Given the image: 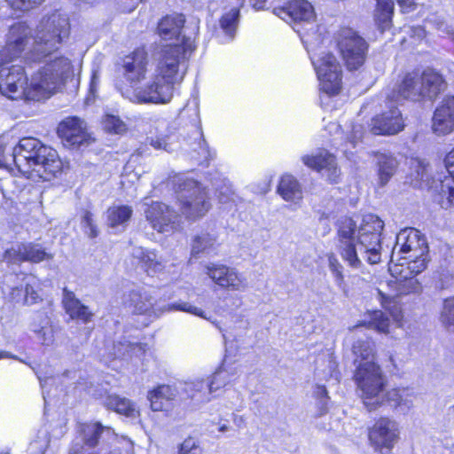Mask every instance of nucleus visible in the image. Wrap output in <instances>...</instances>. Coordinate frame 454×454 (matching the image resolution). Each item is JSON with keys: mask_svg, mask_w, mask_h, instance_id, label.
Masks as SVG:
<instances>
[{"mask_svg": "<svg viewBox=\"0 0 454 454\" xmlns=\"http://www.w3.org/2000/svg\"><path fill=\"white\" fill-rule=\"evenodd\" d=\"M69 28L67 16L59 12L43 17L35 35L25 22L11 26L0 50V92L12 99L40 101L60 90L73 74L72 64L53 55Z\"/></svg>", "mask_w": 454, "mask_h": 454, "instance_id": "nucleus-1", "label": "nucleus"}, {"mask_svg": "<svg viewBox=\"0 0 454 454\" xmlns=\"http://www.w3.org/2000/svg\"><path fill=\"white\" fill-rule=\"evenodd\" d=\"M192 37H188L184 47L168 45L157 52V65L149 79L140 82L132 90L121 91L123 97L137 104L164 105L171 101L175 85L179 83L186 68V54L192 49Z\"/></svg>", "mask_w": 454, "mask_h": 454, "instance_id": "nucleus-2", "label": "nucleus"}, {"mask_svg": "<svg viewBox=\"0 0 454 454\" xmlns=\"http://www.w3.org/2000/svg\"><path fill=\"white\" fill-rule=\"evenodd\" d=\"M383 227V221L372 214L363 217L359 228L350 217H341L338 221L337 247L348 266L363 271L364 260L370 264L381 261L380 235Z\"/></svg>", "mask_w": 454, "mask_h": 454, "instance_id": "nucleus-3", "label": "nucleus"}, {"mask_svg": "<svg viewBox=\"0 0 454 454\" xmlns=\"http://www.w3.org/2000/svg\"><path fill=\"white\" fill-rule=\"evenodd\" d=\"M16 168L27 178L50 180L61 170V161L53 148L35 137H23L16 145Z\"/></svg>", "mask_w": 454, "mask_h": 454, "instance_id": "nucleus-4", "label": "nucleus"}, {"mask_svg": "<svg viewBox=\"0 0 454 454\" xmlns=\"http://www.w3.org/2000/svg\"><path fill=\"white\" fill-rule=\"evenodd\" d=\"M353 353L356 364L355 380L362 392L363 402L372 406L383 399V376L375 363L374 344L369 339L358 340L353 345Z\"/></svg>", "mask_w": 454, "mask_h": 454, "instance_id": "nucleus-5", "label": "nucleus"}, {"mask_svg": "<svg viewBox=\"0 0 454 454\" xmlns=\"http://www.w3.org/2000/svg\"><path fill=\"white\" fill-rule=\"evenodd\" d=\"M314 38H311L309 34L303 35L302 43L309 54L319 81L320 90L329 95L337 94L341 85V67L333 53L317 52L320 45L325 42V37L323 34L314 33Z\"/></svg>", "mask_w": 454, "mask_h": 454, "instance_id": "nucleus-6", "label": "nucleus"}, {"mask_svg": "<svg viewBox=\"0 0 454 454\" xmlns=\"http://www.w3.org/2000/svg\"><path fill=\"white\" fill-rule=\"evenodd\" d=\"M428 247L424 235L413 228L402 230L395 239L389 263L407 265L406 271L421 273L427 264Z\"/></svg>", "mask_w": 454, "mask_h": 454, "instance_id": "nucleus-7", "label": "nucleus"}, {"mask_svg": "<svg viewBox=\"0 0 454 454\" xmlns=\"http://www.w3.org/2000/svg\"><path fill=\"white\" fill-rule=\"evenodd\" d=\"M125 307L133 314L144 315L148 320L158 318L165 311H183L207 319L204 311L189 302L179 301L160 307L150 288L137 286L124 298Z\"/></svg>", "mask_w": 454, "mask_h": 454, "instance_id": "nucleus-8", "label": "nucleus"}, {"mask_svg": "<svg viewBox=\"0 0 454 454\" xmlns=\"http://www.w3.org/2000/svg\"><path fill=\"white\" fill-rule=\"evenodd\" d=\"M171 183L176 192L182 213L188 219L196 220L208 212L211 203L206 187L184 174L174 176Z\"/></svg>", "mask_w": 454, "mask_h": 454, "instance_id": "nucleus-9", "label": "nucleus"}, {"mask_svg": "<svg viewBox=\"0 0 454 454\" xmlns=\"http://www.w3.org/2000/svg\"><path fill=\"white\" fill-rule=\"evenodd\" d=\"M185 19L181 13H175L163 17L158 23V35L164 41L174 40V43L162 45L160 51L168 45H180L184 47L186 39L192 37L193 44L186 54V61L196 49V37L199 34V21H192L184 26Z\"/></svg>", "mask_w": 454, "mask_h": 454, "instance_id": "nucleus-10", "label": "nucleus"}, {"mask_svg": "<svg viewBox=\"0 0 454 454\" xmlns=\"http://www.w3.org/2000/svg\"><path fill=\"white\" fill-rule=\"evenodd\" d=\"M338 51L348 70H358L365 62L369 45L350 27L340 28L335 35Z\"/></svg>", "mask_w": 454, "mask_h": 454, "instance_id": "nucleus-11", "label": "nucleus"}, {"mask_svg": "<svg viewBox=\"0 0 454 454\" xmlns=\"http://www.w3.org/2000/svg\"><path fill=\"white\" fill-rule=\"evenodd\" d=\"M38 286V280L35 276L13 272L4 276L1 288L3 294L11 301L30 306L41 301L36 290Z\"/></svg>", "mask_w": 454, "mask_h": 454, "instance_id": "nucleus-12", "label": "nucleus"}, {"mask_svg": "<svg viewBox=\"0 0 454 454\" xmlns=\"http://www.w3.org/2000/svg\"><path fill=\"white\" fill-rule=\"evenodd\" d=\"M286 13L292 19L294 31L299 34L301 40L305 35H310L314 38V33L323 34L322 27L314 24L315 12L314 8L306 0H292L286 6Z\"/></svg>", "mask_w": 454, "mask_h": 454, "instance_id": "nucleus-13", "label": "nucleus"}, {"mask_svg": "<svg viewBox=\"0 0 454 454\" xmlns=\"http://www.w3.org/2000/svg\"><path fill=\"white\" fill-rule=\"evenodd\" d=\"M146 207L144 214L151 227L159 233H171L180 227V215L169 206L153 201Z\"/></svg>", "mask_w": 454, "mask_h": 454, "instance_id": "nucleus-14", "label": "nucleus"}, {"mask_svg": "<svg viewBox=\"0 0 454 454\" xmlns=\"http://www.w3.org/2000/svg\"><path fill=\"white\" fill-rule=\"evenodd\" d=\"M81 439H76L70 449L69 454H98L88 452L85 448L95 447L100 437L104 435L116 440V435L112 428L103 427L99 422L81 424L78 428Z\"/></svg>", "mask_w": 454, "mask_h": 454, "instance_id": "nucleus-15", "label": "nucleus"}, {"mask_svg": "<svg viewBox=\"0 0 454 454\" xmlns=\"http://www.w3.org/2000/svg\"><path fill=\"white\" fill-rule=\"evenodd\" d=\"M397 423L389 419L381 418L369 431L372 445L381 454H387L398 440Z\"/></svg>", "mask_w": 454, "mask_h": 454, "instance_id": "nucleus-16", "label": "nucleus"}, {"mask_svg": "<svg viewBox=\"0 0 454 454\" xmlns=\"http://www.w3.org/2000/svg\"><path fill=\"white\" fill-rule=\"evenodd\" d=\"M308 168L319 172L330 184H339L341 179V171L338 167L336 158L325 150L316 153L306 154L301 158Z\"/></svg>", "mask_w": 454, "mask_h": 454, "instance_id": "nucleus-17", "label": "nucleus"}, {"mask_svg": "<svg viewBox=\"0 0 454 454\" xmlns=\"http://www.w3.org/2000/svg\"><path fill=\"white\" fill-rule=\"evenodd\" d=\"M52 258L51 254L46 252L40 244L35 243L18 244L4 254V261L9 266L19 265L22 262L39 263Z\"/></svg>", "mask_w": 454, "mask_h": 454, "instance_id": "nucleus-18", "label": "nucleus"}, {"mask_svg": "<svg viewBox=\"0 0 454 454\" xmlns=\"http://www.w3.org/2000/svg\"><path fill=\"white\" fill-rule=\"evenodd\" d=\"M388 109L374 116L369 125L373 135H395L404 129V121L395 102L388 100Z\"/></svg>", "mask_w": 454, "mask_h": 454, "instance_id": "nucleus-19", "label": "nucleus"}, {"mask_svg": "<svg viewBox=\"0 0 454 454\" xmlns=\"http://www.w3.org/2000/svg\"><path fill=\"white\" fill-rule=\"evenodd\" d=\"M206 274L219 286L233 291H244L246 279L234 268L223 264L208 263Z\"/></svg>", "mask_w": 454, "mask_h": 454, "instance_id": "nucleus-20", "label": "nucleus"}, {"mask_svg": "<svg viewBox=\"0 0 454 454\" xmlns=\"http://www.w3.org/2000/svg\"><path fill=\"white\" fill-rule=\"evenodd\" d=\"M58 134L69 147H80L89 145L90 136L86 130L85 122L78 117H68L63 120L58 127Z\"/></svg>", "mask_w": 454, "mask_h": 454, "instance_id": "nucleus-21", "label": "nucleus"}, {"mask_svg": "<svg viewBox=\"0 0 454 454\" xmlns=\"http://www.w3.org/2000/svg\"><path fill=\"white\" fill-rule=\"evenodd\" d=\"M392 301L387 298L382 301L383 308L388 311L383 312L381 310H374L369 312V319L367 322H364V325H367L370 328L376 330L379 333H388L391 320L389 316L392 318V321L396 325V326L400 327L402 325L403 314L400 307L397 304L391 305Z\"/></svg>", "mask_w": 454, "mask_h": 454, "instance_id": "nucleus-22", "label": "nucleus"}, {"mask_svg": "<svg viewBox=\"0 0 454 454\" xmlns=\"http://www.w3.org/2000/svg\"><path fill=\"white\" fill-rule=\"evenodd\" d=\"M148 55L144 48L136 49L122 60V74L131 87L145 79Z\"/></svg>", "mask_w": 454, "mask_h": 454, "instance_id": "nucleus-23", "label": "nucleus"}, {"mask_svg": "<svg viewBox=\"0 0 454 454\" xmlns=\"http://www.w3.org/2000/svg\"><path fill=\"white\" fill-rule=\"evenodd\" d=\"M229 6L223 9L219 19V27L223 33L222 43H227L235 38L239 23L240 9L245 0H228Z\"/></svg>", "mask_w": 454, "mask_h": 454, "instance_id": "nucleus-24", "label": "nucleus"}, {"mask_svg": "<svg viewBox=\"0 0 454 454\" xmlns=\"http://www.w3.org/2000/svg\"><path fill=\"white\" fill-rule=\"evenodd\" d=\"M420 98L421 87L419 85V74L417 73H409L405 74L402 82L393 89L391 95L387 96V100L395 103L404 99L419 101Z\"/></svg>", "mask_w": 454, "mask_h": 454, "instance_id": "nucleus-25", "label": "nucleus"}, {"mask_svg": "<svg viewBox=\"0 0 454 454\" xmlns=\"http://www.w3.org/2000/svg\"><path fill=\"white\" fill-rule=\"evenodd\" d=\"M376 2L377 5L374 12V19L379 29L383 32L391 26L394 12V1L376 0ZM397 3L403 12H408L414 6L415 0H397Z\"/></svg>", "mask_w": 454, "mask_h": 454, "instance_id": "nucleus-26", "label": "nucleus"}, {"mask_svg": "<svg viewBox=\"0 0 454 454\" xmlns=\"http://www.w3.org/2000/svg\"><path fill=\"white\" fill-rule=\"evenodd\" d=\"M181 392L191 399L195 404L208 403L215 396L208 386L207 379L195 378L184 382H179Z\"/></svg>", "mask_w": 454, "mask_h": 454, "instance_id": "nucleus-27", "label": "nucleus"}, {"mask_svg": "<svg viewBox=\"0 0 454 454\" xmlns=\"http://www.w3.org/2000/svg\"><path fill=\"white\" fill-rule=\"evenodd\" d=\"M407 265L404 262L389 263L388 270L391 275L399 284V292L402 294H419L422 287L420 283L414 277L419 273L412 270L406 271Z\"/></svg>", "mask_w": 454, "mask_h": 454, "instance_id": "nucleus-28", "label": "nucleus"}, {"mask_svg": "<svg viewBox=\"0 0 454 454\" xmlns=\"http://www.w3.org/2000/svg\"><path fill=\"white\" fill-rule=\"evenodd\" d=\"M419 79L421 87V98L434 99L447 86L442 75L434 69L424 70Z\"/></svg>", "mask_w": 454, "mask_h": 454, "instance_id": "nucleus-29", "label": "nucleus"}, {"mask_svg": "<svg viewBox=\"0 0 454 454\" xmlns=\"http://www.w3.org/2000/svg\"><path fill=\"white\" fill-rule=\"evenodd\" d=\"M132 256L141 264L148 275L161 272L166 266V261L155 250L137 247L132 249Z\"/></svg>", "mask_w": 454, "mask_h": 454, "instance_id": "nucleus-30", "label": "nucleus"}, {"mask_svg": "<svg viewBox=\"0 0 454 454\" xmlns=\"http://www.w3.org/2000/svg\"><path fill=\"white\" fill-rule=\"evenodd\" d=\"M104 406L114 412L130 419H137L139 417V410L137 404L129 398L108 394L103 400Z\"/></svg>", "mask_w": 454, "mask_h": 454, "instance_id": "nucleus-31", "label": "nucleus"}, {"mask_svg": "<svg viewBox=\"0 0 454 454\" xmlns=\"http://www.w3.org/2000/svg\"><path fill=\"white\" fill-rule=\"evenodd\" d=\"M29 329L43 346H51L54 342V329L50 317L45 312H37L33 316Z\"/></svg>", "mask_w": 454, "mask_h": 454, "instance_id": "nucleus-32", "label": "nucleus"}, {"mask_svg": "<svg viewBox=\"0 0 454 454\" xmlns=\"http://www.w3.org/2000/svg\"><path fill=\"white\" fill-rule=\"evenodd\" d=\"M63 306L66 312L72 319H76L86 324L90 321L92 313L89 308L82 304L75 294L67 287L63 289Z\"/></svg>", "mask_w": 454, "mask_h": 454, "instance_id": "nucleus-33", "label": "nucleus"}, {"mask_svg": "<svg viewBox=\"0 0 454 454\" xmlns=\"http://www.w3.org/2000/svg\"><path fill=\"white\" fill-rule=\"evenodd\" d=\"M179 383L176 385H159L148 393V400L153 411H162L167 408L168 403L180 395Z\"/></svg>", "mask_w": 454, "mask_h": 454, "instance_id": "nucleus-34", "label": "nucleus"}, {"mask_svg": "<svg viewBox=\"0 0 454 454\" xmlns=\"http://www.w3.org/2000/svg\"><path fill=\"white\" fill-rule=\"evenodd\" d=\"M444 164L448 176L441 180L440 193L450 205L454 206V148L446 154Z\"/></svg>", "mask_w": 454, "mask_h": 454, "instance_id": "nucleus-35", "label": "nucleus"}, {"mask_svg": "<svg viewBox=\"0 0 454 454\" xmlns=\"http://www.w3.org/2000/svg\"><path fill=\"white\" fill-rule=\"evenodd\" d=\"M432 130L436 136H446L454 131V114L444 109L435 108L432 119Z\"/></svg>", "mask_w": 454, "mask_h": 454, "instance_id": "nucleus-36", "label": "nucleus"}, {"mask_svg": "<svg viewBox=\"0 0 454 454\" xmlns=\"http://www.w3.org/2000/svg\"><path fill=\"white\" fill-rule=\"evenodd\" d=\"M133 210L129 206H113L107 209L108 226L111 229L123 230L132 215Z\"/></svg>", "mask_w": 454, "mask_h": 454, "instance_id": "nucleus-37", "label": "nucleus"}, {"mask_svg": "<svg viewBox=\"0 0 454 454\" xmlns=\"http://www.w3.org/2000/svg\"><path fill=\"white\" fill-rule=\"evenodd\" d=\"M237 374V369L227 367V361L224 359L223 364L207 379L208 386L215 394L227 384L232 381L233 377Z\"/></svg>", "mask_w": 454, "mask_h": 454, "instance_id": "nucleus-38", "label": "nucleus"}, {"mask_svg": "<svg viewBox=\"0 0 454 454\" xmlns=\"http://www.w3.org/2000/svg\"><path fill=\"white\" fill-rule=\"evenodd\" d=\"M376 159L379 180L381 185H385L395 174L397 161L391 154L385 153H378Z\"/></svg>", "mask_w": 454, "mask_h": 454, "instance_id": "nucleus-39", "label": "nucleus"}, {"mask_svg": "<svg viewBox=\"0 0 454 454\" xmlns=\"http://www.w3.org/2000/svg\"><path fill=\"white\" fill-rule=\"evenodd\" d=\"M210 182L217 195L219 203L229 205L234 202V193L229 180L221 174L216 173Z\"/></svg>", "mask_w": 454, "mask_h": 454, "instance_id": "nucleus-40", "label": "nucleus"}, {"mask_svg": "<svg viewBox=\"0 0 454 454\" xmlns=\"http://www.w3.org/2000/svg\"><path fill=\"white\" fill-rule=\"evenodd\" d=\"M145 344L129 340L119 341L118 344H114L113 349L109 352V357L121 358L126 355L140 356L145 354Z\"/></svg>", "mask_w": 454, "mask_h": 454, "instance_id": "nucleus-41", "label": "nucleus"}, {"mask_svg": "<svg viewBox=\"0 0 454 454\" xmlns=\"http://www.w3.org/2000/svg\"><path fill=\"white\" fill-rule=\"evenodd\" d=\"M216 238L215 235L202 232L197 235L192 245V255L199 256L200 254H211L215 251Z\"/></svg>", "mask_w": 454, "mask_h": 454, "instance_id": "nucleus-42", "label": "nucleus"}, {"mask_svg": "<svg viewBox=\"0 0 454 454\" xmlns=\"http://www.w3.org/2000/svg\"><path fill=\"white\" fill-rule=\"evenodd\" d=\"M286 203L289 202L290 205L286 204V207H290L294 209L300 206L302 200V191L296 179L293 176H286Z\"/></svg>", "mask_w": 454, "mask_h": 454, "instance_id": "nucleus-43", "label": "nucleus"}, {"mask_svg": "<svg viewBox=\"0 0 454 454\" xmlns=\"http://www.w3.org/2000/svg\"><path fill=\"white\" fill-rule=\"evenodd\" d=\"M191 139L192 141L189 142V145H194L192 149L198 151L202 160H208L214 157L215 153H212L209 149L200 126L193 127L192 137Z\"/></svg>", "mask_w": 454, "mask_h": 454, "instance_id": "nucleus-44", "label": "nucleus"}, {"mask_svg": "<svg viewBox=\"0 0 454 454\" xmlns=\"http://www.w3.org/2000/svg\"><path fill=\"white\" fill-rule=\"evenodd\" d=\"M384 385H385V381L383 380V385H382V388H381L383 399L380 403H375L372 406H369L364 402V404L367 407L368 410H370V411L374 410L379 405L382 404L384 402H387L390 404L395 405V406H397V405H400L403 403L405 389L404 388H403V389L393 388V389L387 391V393H385Z\"/></svg>", "mask_w": 454, "mask_h": 454, "instance_id": "nucleus-45", "label": "nucleus"}, {"mask_svg": "<svg viewBox=\"0 0 454 454\" xmlns=\"http://www.w3.org/2000/svg\"><path fill=\"white\" fill-rule=\"evenodd\" d=\"M16 145H8L4 138H0V168H11L16 166Z\"/></svg>", "mask_w": 454, "mask_h": 454, "instance_id": "nucleus-46", "label": "nucleus"}, {"mask_svg": "<svg viewBox=\"0 0 454 454\" xmlns=\"http://www.w3.org/2000/svg\"><path fill=\"white\" fill-rule=\"evenodd\" d=\"M364 133V129L360 124H356L352 128V135L348 138L345 144L341 145V151L346 155V157L349 158V153H351L350 149L355 148L358 142L362 140V137Z\"/></svg>", "mask_w": 454, "mask_h": 454, "instance_id": "nucleus-47", "label": "nucleus"}, {"mask_svg": "<svg viewBox=\"0 0 454 454\" xmlns=\"http://www.w3.org/2000/svg\"><path fill=\"white\" fill-rule=\"evenodd\" d=\"M440 318L446 327L454 331V297L444 301Z\"/></svg>", "mask_w": 454, "mask_h": 454, "instance_id": "nucleus-48", "label": "nucleus"}, {"mask_svg": "<svg viewBox=\"0 0 454 454\" xmlns=\"http://www.w3.org/2000/svg\"><path fill=\"white\" fill-rule=\"evenodd\" d=\"M104 129L108 132L121 134L126 130V124L114 114H106L103 120Z\"/></svg>", "mask_w": 454, "mask_h": 454, "instance_id": "nucleus-49", "label": "nucleus"}, {"mask_svg": "<svg viewBox=\"0 0 454 454\" xmlns=\"http://www.w3.org/2000/svg\"><path fill=\"white\" fill-rule=\"evenodd\" d=\"M176 137L175 135L170 136H158L155 138L151 139V145L153 148L157 150H164L166 152H173L176 150V146L174 145V142Z\"/></svg>", "mask_w": 454, "mask_h": 454, "instance_id": "nucleus-50", "label": "nucleus"}, {"mask_svg": "<svg viewBox=\"0 0 454 454\" xmlns=\"http://www.w3.org/2000/svg\"><path fill=\"white\" fill-rule=\"evenodd\" d=\"M314 395L317 398V415L323 416L328 411L327 390L325 386H317Z\"/></svg>", "mask_w": 454, "mask_h": 454, "instance_id": "nucleus-51", "label": "nucleus"}, {"mask_svg": "<svg viewBox=\"0 0 454 454\" xmlns=\"http://www.w3.org/2000/svg\"><path fill=\"white\" fill-rule=\"evenodd\" d=\"M8 5L14 11L21 12H28L41 5L45 0H5Z\"/></svg>", "mask_w": 454, "mask_h": 454, "instance_id": "nucleus-52", "label": "nucleus"}, {"mask_svg": "<svg viewBox=\"0 0 454 454\" xmlns=\"http://www.w3.org/2000/svg\"><path fill=\"white\" fill-rule=\"evenodd\" d=\"M327 259L329 269L333 275L337 285L340 286L343 282L344 278L342 273L343 267L333 254H329L327 255Z\"/></svg>", "mask_w": 454, "mask_h": 454, "instance_id": "nucleus-53", "label": "nucleus"}, {"mask_svg": "<svg viewBox=\"0 0 454 454\" xmlns=\"http://www.w3.org/2000/svg\"><path fill=\"white\" fill-rule=\"evenodd\" d=\"M178 454H202V449L196 439L188 437L180 444Z\"/></svg>", "mask_w": 454, "mask_h": 454, "instance_id": "nucleus-54", "label": "nucleus"}, {"mask_svg": "<svg viewBox=\"0 0 454 454\" xmlns=\"http://www.w3.org/2000/svg\"><path fill=\"white\" fill-rule=\"evenodd\" d=\"M82 227L84 232L91 239L98 236V228L94 223L92 214L90 211H85L82 216Z\"/></svg>", "mask_w": 454, "mask_h": 454, "instance_id": "nucleus-55", "label": "nucleus"}, {"mask_svg": "<svg viewBox=\"0 0 454 454\" xmlns=\"http://www.w3.org/2000/svg\"><path fill=\"white\" fill-rule=\"evenodd\" d=\"M452 274L449 270H442L437 274V287L444 289L449 287L452 282Z\"/></svg>", "mask_w": 454, "mask_h": 454, "instance_id": "nucleus-56", "label": "nucleus"}, {"mask_svg": "<svg viewBox=\"0 0 454 454\" xmlns=\"http://www.w3.org/2000/svg\"><path fill=\"white\" fill-rule=\"evenodd\" d=\"M121 446H115L109 454H134L133 444L129 440L123 439Z\"/></svg>", "mask_w": 454, "mask_h": 454, "instance_id": "nucleus-57", "label": "nucleus"}, {"mask_svg": "<svg viewBox=\"0 0 454 454\" xmlns=\"http://www.w3.org/2000/svg\"><path fill=\"white\" fill-rule=\"evenodd\" d=\"M439 108L444 109L450 114H454V95H447L440 102Z\"/></svg>", "mask_w": 454, "mask_h": 454, "instance_id": "nucleus-58", "label": "nucleus"}, {"mask_svg": "<svg viewBox=\"0 0 454 454\" xmlns=\"http://www.w3.org/2000/svg\"><path fill=\"white\" fill-rule=\"evenodd\" d=\"M436 28L442 32V35H448L454 43V29L449 27L443 20L435 23Z\"/></svg>", "mask_w": 454, "mask_h": 454, "instance_id": "nucleus-59", "label": "nucleus"}, {"mask_svg": "<svg viewBox=\"0 0 454 454\" xmlns=\"http://www.w3.org/2000/svg\"><path fill=\"white\" fill-rule=\"evenodd\" d=\"M409 33L415 40H421L426 36V30L422 27H409Z\"/></svg>", "mask_w": 454, "mask_h": 454, "instance_id": "nucleus-60", "label": "nucleus"}, {"mask_svg": "<svg viewBox=\"0 0 454 454\" xmlns=\"http://www.w3.org/2000/svg\"><path fill=\"white\" fill-rule=\"evenodd\" d=\"M37 374V377H38V380L40 381V384H41V387H42V389H43V397L44 399V402L46 403V394H47V385L49 384V381H53V379L52 378H50V377H43L41 374L39 373H36Z\"/></svg>", "mask_w": 454, "mask_h": 454, "instance_id": "nucleus-61", "label": "nucleus"}, {"mask_svg": "<svg viewBox=\"0 0 454 454\" xmlns=\"http://www.w3.org/2000/svg\"><path fill=\"white\" fill-rule=\"evenodd\" d=\"M266 1L267 0H249L251 6L256 11L262 10Z\"/></svg>", "mask_w": 454, "mask_h": 454, "instance_id": "nucleus-62", "label": "nucleus"}, {"mask_svg": "<svg viewBox=\"0 0 454 454\" xmlns=\"http://www.w3.org/2000/svg\"><path fill=\"white\" fill-rule=\"evenodd\" d=\"M418 167L421 168V172L418 171L417 178H419L421 180L427 179L426 166L423 165L421 162H418Z\"/></svg>", "mask_w": 454, "mask_h": 454, "instance_id": "nucleus-63", "label": "nucleus"}, {"mask_svg": "<svg viewBox=\"0 0 454 454\" xmlns=\"http://www.w3.org/2000/svg\"><path fill=\"white\" fill-rule=\"evenodd\" d=\"M272 13L277 17L280 18L281 20H283L284 6L279 5L272 7Z\"/></svg>", "mask_w": 454, "mask_h": 454, "instance_id": "nucleus-64", "label": "nucleus"}]
</instances>
